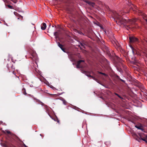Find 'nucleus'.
Here are the masks:
<instances>
[{
	"label": "nucleus",
	"mask_w": 147,
	"mask_h": 147,
	"mask_svg": "<svg viewBox=\"0 0 147 147\" xmlns=\"http://www.w3.org/2000/svg\"><path fill=\"white\" fill-rule=\"evenodd\" d=\"M32 57H31V58L33 60H37V59L38 57L36 54L35 53H33L32 54Z\"/></svg>",
	"instance_id": "0eeeda50"
},
{
	"label": "nucleus",
	"mask_w": 147,
	"mask_h": 147,
	"mask_svg": "<svg viewBox=\"0 0 147 147\" xmlns=\"http://www.w3.org/2000/svg\"><path fill=\"white\" fill-rule=\"evenodd\" d=\"M131 48L133 52L134 53V48L132 46H131Z\"/></svg>",
	"instance_id": "412c9836"
},
{
	"label": "nucleus",
	"mask_w": 147,
	"mask_h": 147,
	"mask_svg": "<svg viewBox=\"0 0 147 147\" xmlns=\"http://www.w3.org/2000/svg\"><path fill=\"white\" fill-rule=\"evenodd\" d=\"M79 33L80 34H83L82 32H80Z\"/></svg>",
	"instance_id": "a878e982"
},
{
	"label": "nucleus",
	"mask_w": 147,
	"mask_h": 147,
	"mask_svg": "<svg viewBox=\"0 0 147 147\" xmlns=\"http://www.w3.org/2000/svg\"><path fill=\"white\" fill-rule=\"evenodd\" d=\"M121 81H123V80H121Z\"/></svg>",
	"instance_id": "c756f323"
},
{
	"label": "nucleus",
	"mask_w": 147,
	"mask_h": 147,
	"mask_svg": "<svg viewBox=\"0 0 147 147\" xmlns=\"http://www.w3.org/2000/svg\"><path fill=\"white\" fill-rule=\"evenodd\" d=\"M34 99L36 100V102H38V103L40 104L41 101L39 100L34 98Z\"/></svg>",
	"instance_id": "ddd939ff"
},
{
	"label": "nucleus",
	"mask_w": 147,
	"mask_h": 147,
	"mask_svg": "<svg viewBox=\"0 0 147 147\" xmlns=\"http://www.w3.org/2000/svg\"><path fill=\"white\" fill-rule=\"evenodd\" d=\"M40 104L44 106L47 109L48 108V107L47 105H45L44 103L42 102H41Z\"/></svg>",
	"instance_id": "f8f14e48"
},
{
	"label": "nucleus",
	"mask_w": 147,
	"mask_h": 147,
	"mask_svg": "<svg viewBox=\"0 0 147 147\" xmlns=\"http://www.w3.org/2000/svg\"><path fill=\"white\" fill-rule=\"evenodd\" d=\"M46 26V24L43 23L41 26V29L42 30H45V29Z\"/></svg>",
	"instance_id": "6e6552de"
},
{
	"label": "nucleus",
	"mask_w": 147,
	"mask_h": 147,
	"mask_svg": "<svg viewBox=\"0 0 147 147\" xmlns=\"http://www.w3.org/2000/svg\"><path fill=\"white\" fill-rule=\"evenodd\" d=\"M55 121H57V123H60V122H59V119H57H57H56V120H55Z\"/></svg>",
	"instance_id": "aec40b11"
},
{
	"label": "nucleus",
	"mask_w": 147,
	"mask_h": 147,
	"mask_svg": "<svg viewBox=\"0 0 147 147\" xmlns=\"http://www.w3.org/2000/svg\"><path fill=\"white\" fill-rule=\"evenodd\" d=\"M22 93H23V94H25V95L27 94V93L26 92V89L24 88H23V89H22Z\"/></svg>",
	"instance_id": "9b49d317"
},
{
	"label": "nucleus",
	"mask_w": 147,
	"mask_h": 147,
	"mask_svg": "<svg viewBox=\"0 0 147 147\" xmlns=\"http://www.w3.org/2000/svg\"><path fill=\"white\" fill-rule=\"evenodd\" d=\"M126 12H124L123 11H122L118 13H116L115 14L114 17L117 20H116V22L117 24L120 25L122 24H132L134 23L135 21L134 20H129L127 18V19L123 18L124 17L121 16V15H123Z\"/></svg>",
	"instance_id": "f257e3e1"
},
{
	"label": "nucleus",
	"mask_w": 147,
	"mask_h": 147,
	"mask_svg": "<svg viewBox=\"0 0 147 147\" xmlns=\"http://www.w3.org/2000/svg\"><path fill=\"white\" fill-rule=\"evenodd\" d=\"M7 61H8V63H7V66L8 69L9 70V71L12 72V73L15 76H16V73H14L15 69L13 65L9 60H7Z\"/></svg>",
	"instance_id": "f03ea898"
},
{
	"label": "nucleus",
	"mask_w": 147,
	"mask_h": 147,
	"mask_svg": "<svg viewBox=\"0 0 147 147\" xmlns=\"http://www.w3.org/2000/svg\"><path fill=\"white\" fill-rule=\"evenodd\" d=\"M114 94H115V95H116L117 96H118V95H119V94H117V93H115Z\"/></svg>",
	"instance_id": "5701e85b"
},
{
	"label": "nucleus",
	"mask_w": 147,
	"mask_h": 147,
	"mask_svg": "<svg viewBox=\"0 0 147 147\" xmlns=\"http://www.w3.org/2000/svg\"><path fill=\"white\" fill-rule=\"evenodd\" d=\"M13 1L14 3H16L17 2V1Z\"/></svg>",
	"instance_id": "393cba45"
},
{
	"label": "nucleus",
	"mask_w": 147,
	"mask_h": 147,
	"mask_svg": "<svg viewBox=\"0 0 147 147\" xmlns=\"http://www.w3.org/2000/svg\"><path fill=\"white\" fill-rule=\"evenodd\" d=\"M58 45L63 51L64 52L65 51V49L64 48H63V46L59 42L58 43Z\"/></svg>",
	"instance_id": "1a4fd4ad"
},
{
	"label": "nucleus",
	"mask_w": 147,
	"mask_h": 147,
	"mask_svg": "<svg viewBox=\"0 0 147 147\" xmlns=\"http://www.w3.org/2000/svg\"><path fill=\"white\" fill-rule=\"evenodd\" d=\"M118 97H119V98H121V97L119 95L118 96Z\"/></svg>",
	"instance_id": "cd10ccee"
},
{
	"label": "nucleus",
	"mask_w": 147,
	"mask_h": 147,
	"mask_svg": "<svg viewBox=\"0 0 147 147\" xmlns=\"http://www.w3.org/2000/svg\"><path fill=\"white\" fill-rule=\"evenodd\" d=\"M84 1L94 8H98V9H99V7L97 6V5H95V3L93 2L87 0H84Z\"/></svg>",
	"instance_id": "20e7f679"
},
{
	"label": "nucleus",
	"mask_w": 147,
	"mask_h": 147,
	"mask_svg": "<svg viewBox=\"0 0 147 147\" xmlns=\"http://www.w3.org/2000/svg\"><path fill=\"white\" fill-rule=\"evenodd\" d=\"M82 62H84V61L83 60H80L77 62V64L76 65V67L77 68H79L82 67V66L80 64Z\"/></svg>",
	"instance_id": "423d86ee"
},
{
	"label": "nucleus",
	"mask_w": 147,
	"mask_h": 147,
	"mask_svg": "<svg viewBox=\"0 0 147 147\" xmlns=\"http://www.w3.org/2000/svg\"><path fill=\"white\" fill-rule=\"evenodd\" d=\"M87 76L88 77H91L93 79L95 80V78L94 77H93V76H91L90 75H87Z\"/></svg>",
	"instance_id": "2eb2a0df"
},
{
	"label": "nucleus",
	"mask_w": 147,
	"mask_h": 147,
	"mask_svg": "<svg viewBox=\"0 0 147 147\" xmlns=\"http://www.w3.org/2000/svg\"><path fill=\"white\" fill-rule=\"evenodd\" d=\"M40 135L42 137H43V135H42V134H40Z\"/></svg>",
	"instance_id": "bb28decb"
},
{
	"label": "nucleus",
	"mask_w": 147,
	"mask_h": 147,
	"mask_svg": "<svg viewBox=\"0 0 147 147\" xmlns=\"http://www.w3.org/2000/svg\"><path fill=\"white\" fill-rule=\"evenodd\" d=\"M7 6L10 9H13V7L10 5H7Z\"/></svg>",
	"instance_id": "f3484780"
},
{
	"label": "nucleus",
	"mask_w": 147,
	"mask_h": 147,
	"mask_svg": "<svg viewBox=\"0 0 147 147\" xmlns=\"http://www.w3.org/2000/svg\"><path fill=\"white\" fill-rule=\"evenodd\" d=\"M81 45L84 48H85V47H84V45H83V44H82V43H81Z\"/></svg>",
	"instance_id": "4be33fe9"
},
{
	"label": "nucleus",
	"mask_w": 147,
	"mask_h": 147,
	"mask_svg": "<svg viewBox=\"0 0 147 147\" xmlns=\"http://www.w3.org/2000/svg\"><path fill=\"white\" fill-rule=\"evenodd\" d=\"M98 73L99 74H102V75H104L105 76H107V75L106 74H105V73H102V72H99Z\"/></svg>",
	"instance_id": "dca6fc26"
},
{
	"label": "nucleus",
	"mask_w": 147,
	"mask_h": 147,
	"mask_svg": "<svg viewBox=\"0 0 147 147\" xmlns=\"http://www.w3.org/2000/svg\"><path fill=\"white\" fill-rule=\"evenodd\" d=\"M135 127H136V128H138V129H141V130H142V129L140 127H139V126H137V125H136V126H135Z\"/></svg>",
	"instance_id": "a211bd4d"
},
{
	"label": "nucleus",
	"mask_w": 147,
	"mask_h": 147,
	"mask_svg": "<svg viewBox=\"0 0 147 147\" xmlns=\"http://www.w3.org/2000/svg\"><path fill=\"white\" fill-rule=\"evenodd\" d=\"M129 38V42L131 43H134L137 41L138 40V39L134 36H130Z\"/></svg>",
	"instance_id": "39448f33"
},
{
	"label": "nucleus",
	"mask_w": 147,
	"mask_h": 147,
	"mask_svg": "<svg viewBox=\"0 0 147 147\" xmlns=\"http://www.w3.org/2000/svg\"><path fill=\"white\" fill-rule=\"evenodd\" d=\"M94 3L97 6L99 7V9H98V8H95L98 10H100L103 5V4L100 1L98 0L96 1Z\"/></svg>",
	"instance_id": "7ed1b4c3"
},
{
	"label": "nucleus",
	"mask_w": 147,
	"mask_h": 147,
	"mask_svg": "<svg viewBox=\"0 0 147 147\" xmlns=\"http://www.w3.org/2000/svg\"><path fill=\"white\" fill-rule=\"evenodd\" d=\"M21 18H22L23 17H22V16H21Z\"/></svg>",
	"instance_id": "c85d7f7f"
},
{
	"label": "nucleus",
	"mask_w": 147,
	"mask_h": 147,
	"mask_svg": "<svg viewBox=\"0 0 147 147\" xmlns=\"http://www.w3.org/2000/svg\"><path fill=\"white\" fill-rule=\"evenodd\" d=\"M139 135L140 136V138H141V140L144 141L146 143H147V137L145 138H142L141 137V134H139Z\"/></svg>",
	"instance_id": "9d476101"
},
{
	"label": "nucleus",
	"mask_w": 147,
	"mask_h": 147,
	"mask_svg": "<svg viewBox=\"0 0 147 147\" xmlns=\"http://www.w3.org/2000/svg\"><path fill=\"white\" fill-rule=\"evenodd\" d=\"M134 8H135V9L136 10V11H137L138 10V7L136 6H134Z\"/></svg>",
	"instance_id": "6ab92c4d"
},
{
	"label": "nucleus",
	"mask_w": 147,
	"mask_h": 147,
	"mask_svg": "<svg viewBox=\"0 0 147 147\" xmlns=\"http://www.w3.org/2000/svg\"><path fill=\"white\" fill-rule=\"evenodd\" d=\"M146 20V22H147V20Z\"/></svg>",
	"instance_id": "7c9ffc66"
},
{
	"label": "nucleus",
	"mask_w": 147,
	"mask_h": 147,
	"mask_svg": "<svg viewBox=\"0 0 147 147\" xmlns=\"http://www.w3.org/2000/svg\"><path fill=\"white\" fill-rule=\"evenodd\" d=\"M23 145L25 147H27L25 144H24V143L23 144Z\"/></svg>",
	"instance_id": "b1692460"
},
{
	"label": "nucleus",
	"mask_w": 147,
	"mask_h": 147,
	"mask_svg": "<svg viewBox=\"0 0 147 147\" xmlns=\"http://www.w3.org/2000/svg\"><path fill=\"white\" fill-rule=\"evenodd\" d=\"M6 131L8 134H10L11 135H12V134L10 131L9 130H6Z\"/></svg>",
	"instance_id": "4468645a"
}]
</instances>
